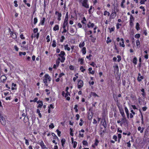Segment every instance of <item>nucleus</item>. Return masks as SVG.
Wrapping results in <instances>:
<instances>
[{"instance_id":"680f3d73","label":"nucleus","mask_w":149,"mask_h":149,"mask_svg":"<svg viewBox=\"0 0 149 149\" xmlns=\"http://www.w3.org/2000/svg\"><path fill=\"white\" fill-rule=\"evenodd\" d=\"M70 32L71 33H73L74 32V30L73 29V28L72 27H70Z\"/></svg>"},{"instance_id":"c9c22d12","label":"nucleus","mask_w":149,"mask_h":149,"mask_svg":"<svg viewBox=\"0 0 149 149\" xmlns=\"http://www.w3.org/2000/svg\"><path fill=\"white\" fill-rule=\"evenodd\" d=\"M78 74H75V76L76 77H74L73 78V80L74 82H75L76 79L78 78V76H77Z\"/></svg>"},{"instance_id":"69168bd1","label":"nucleus","mask_w":149,"mask_h":149,"mask_svg":"<svg viewBox=\"0 0 149 149\" xmlns=\"http://www.w3.org/2000/svg\"><path fill=\"white\" fill-rule=\"evenodd\" d=\"M69 68L71 70H74V67L72 65H70L69 66Z\"/></svg>"},{"instance_id":"c756f323","label":"nucleus","mask_w":149,"mask_h":149,"mask_svg":"<svg viewBox=\"0 0 149 149\" xmlns=\"http://www.w3.org/2000/svg\"><path fill=\"white\" fill-rule=\"evenodd\" d=\"M91 96H93L94 97H99L95 93L92 92L91 93Z\"/></svg>"},{"instance_id":"37998d69","label":"nucleus","mask_w":149,"mask_h":149,"mask_svg":"<svg viewBox=\"0 0 149 149\" xmlns=\"http://www.w3.org/2000/svg\"><path fill=\"white\" fill-rule=\"evenodd\" d=\"M52 46L54 47H55L56 46V43L54 40L53 41V43L52 45Z\"/></svg>"},{"instance_id":"49530a36","label":"nucleus","mask_w":149,"mask_h":149,"mask_svg":"<svg viewBox=\"0 0 149 149\" xmlns=\"http://www.w3.org/2000/svg\"><path fill=\"white\" fill-rule=\"evenodd\" d=\"M26 54V53L25 52H20L19 53V56H21L22 54L23 55H25Z\"/></svg>"},{"instance_id":"774afa93","label":"nucleus","mask_w":149,"mask_h":149,"mask_svg":"<svg viewBox=\"0 0 149 149\" xmlns=\"http://www.w3.org/2000/svg\"><path fill=\"white\" fill-rule=\"evenodd\" d=\"M65 75V74L63 73H60L59 75V77L61 78L62 76H64Z\"/></svg>"},{"instance_id":"a211bd4d","label":"nucleus","mask_w":149,"mask_h":149,"mask_svg":"<svg viewBox=\"0 0 149 149\" xmlns=\"http://www.w3.org/2000/svg\"><path fill=\"white\" fill-rule=\"evenodd\" d=\"M120 40L121 42H120V46L123 47H124L125 46V45L124 44L123 39V38H121Z\"/></svg>"},{"instance_id":"8fccbe9b","label":"nucleus","mask_w":149,"mask_h":149,"mask_svg":"<svg viewBox=\"0 0 149 149\" xmlns=\"http://www.w3.org/2000/svg\"><path fill=\"white\" fill-rule=\"evenodd\" d=\"M118 107L119 109V111H121V110H123L122 107L121 105H118Z\"/></svg>"},{"instance_id":"bb28decb","label":"nucleus","mask_w":149,"mask_h":149,"mask_svg":"<svg viewBox=\"0 0 149 149\" xmlns=\"http://www.w3.org/2000/svg\"><path fill=\"white\" fill-rule=\"evenodd\" d=\"M59 26L58 25H56L53 28V30L54 31L58 30H59Z\"/></svg>"},{"instance_id":"f8f14e48","label":"nucleus","mask_w":149,"mask_h":149,"mask_svg":"<svg viewBox=\"0 0 149 149\" xmlns=\"http://www.w3.org/2000/svg\"><path fill=\"white\" fill-rule=\"evenodd\" d=\"M9 31L10 33V34L11 35V36L12 37L13 36H14L15 37H17V35L15 33L11 31L10 29H9Z\"/></svg>"},{"instance_id":"09e8293b","label":"nucleus","mask_w":149,"mask_h":149,"mask_svg":"<svg viewBox=\"0 0 149 149\" xmlns=\"http://www.w3.org/2000/svg\"><path fill=\"white\" fill-rule=\"evenodd\" d=\"M38 22V19L37 18L35 17L34 19V24H36Z\"/></svg>"},{"instance_id":"423d86ee","label":"nucleus","mask_w":149,"mask_h":149,"mask_svg":"<svg viewBox=\"0 0 149 149\" xmlns=\"http://www.w3.org/2000/svg\"><path fill=\"white\" fill-rule=\"evenodd\" d=\"M121 122L120 123V125L122 126L123 124H127V121L126 117H123L121 119Z\"/></svg>"},{"instance_id":"f704fd0d","label":"nucleus","mask_w":149,"mask_h":149,"mask_svg":"<svg viewBox=\"0 0 149 149\" xmlns=\"http://www.w3.org/2000/svg\"><path fill=\"white\" fill-rule=\"evenodd\" d=\"M84 59L83 58H79L78 60V61L80 62V63L81 65H82L83 63Z\"/></svg>"},{"instance_id":"58836bf2","label":"nucleus","mask_w":149,"mask_h":149,"mask_svg":"<svg viewBox=\"0 0 149 149\" xmlns=\"http://www.w3.org/2000/svg\"><path fill=\"white\" fill-rule=\"evenodd\" d=\"M70 134L71 136H74V134L72 133L73 132V130L72 128H70Z\"/></svg>"},{"instance_id":"338daca9","label":"nucleus","mask_w":149,"mask_h":149,"mask_svg":"<svg viewBox=\"0 0 149 149\" xmlns=\"http://www.w3.org/2000/svg\"><path fill=\"white\" fill-rule=\"evenodd\" d=\"M117 136L116 135H114L113 137V139H114L115 141H117Z\"/></svg>"},{"instance_id":"dca6fc26","label":"nucleus","mask_w":149,"mask_h":149,"mask_svg":"<svg viewBox=\"0 0 149 149\" xmlns=\"http://www.w3.org/2000/svg\"><path fill=\"white\" fill-rule=\"evenodd\" d=\"M144 128L143 127H141L139 126L138 128V130L139 131H140L141 133H142L143 132Z\"/></svg>"},{"instance_id":"7c9ffc66","label":"nucleus","mask_w":149,"mask_h":149,"mask_svg":"<svg viewBox=\"0 0 149 149\" xmlns=\"http://www.w3.org/2000/svg\"><path fill=\"white\" fill-rule=\"evenodd\" d=\"M52 136H53V139H58V137L56 135L55 133H52Z\"/></svg>"},{"instance_id":"a18cd8bd","label":"nucleus","mask_w":149,"mask_h":149,"mask_svg":"<svg viewBox=\"0 0 149 149\" xmlns=\"http://www.w3.org/2000/svg\"><path fill=\"white\" fill-rule=\"evenodd\" d=\"M70 93L68 92H67L66 93H65V97H66L67 96H70Z\"/></svg>"},{"instance_id":"f3484780","label":"nucleus","mask_w":149,"mask_h":149,"mask_svg":"<svg viewBox=\"0 0 149 149\" xmlns=\"http://www.w3.org/2000/svg\"><path fill=\"white\" fill-rule=\"evenodd\" d=\"M143 77L139 73L138 74V76L137 78L138 80L139 81H140L142 80V79H143Z\"/></svg>"},{"instance_id":"ddd939ff","label":"nucleus","mask_w":149,"mask_h":149,"mask_svg":"<svg viewBox=\"0 0 149 149\" xmlns=\"http://www.w3.org/2000/svg\"><path fill=\"white\" fill-rule=\"evenodd\" d=\"M87 26L89 28H93L94 26V24L93 23H91V22H89L87 24Z\"/></svg>"},{"instance_id":"864d4df0","label":"nucleus","mask_w":149,"mask_h":149,"mask_svg":"<svg viewBox=\"0 0 149 149\" xmlns=\"http://www.w3.org/2000/svg\"><path fill=\"white\" fill-rule=\"evenodd\" d=\"M107 43H108L109 42H111V39H110V38H107Z\"/></svg>"},{"instance_id":"c85d7f7f","label":"nucleus","mask_w":149,"mask_h":149,"mask_svg":"<svg viewBox=\"0 0 149 149\" xmlns=\"http://www.w3.org/2000/svg\"><path fill=\"white\" fill-rule=\"evenodd\" d=\"M81 51L84 54H85L86 53V48L85 47H83Z\"/></svg>"},{"instance_id":"0eeeda50","label":"nucleus","mask_w":149,"mask_h":149,"mask_svg":"<svg viewBox=\"0 0 149 149\" xmlns=\"http://www.w3.org/2000/svg\"><path fill=\"white\" fill-rule=\"evenodd\" d=\"M0 120L2 125H4L6 124V120L3 117L1 116L0 117Z\"/></svg>"},{"instance_id":"603ef678","label":"nucleus","mask_w":149,"mask_h":149,"mask_svg":"<svg viewBox=\"0 0 149 149\" xmlns=\"http://www.w3.org/2000/svg\"><path fill=\"white\" fill-rule=\"evenodd\" d=\"M54 108V105H52V104H50L49 106H48V108H50V109L51 108L52 109H53Z\"/></svg>"},{"instance_id":"7ed1b4c3","label":"nucleus","mask_w":149,"mask_h":149,"mask_svg":"<svg viewBox=\"0 0 149 149\" xmlns=\"http://www.w3.org/2000/svg\"><path fill=\"white\" fill-rule=\"evenodd\" d=\"M44 77L43 82L46 86H47V80H48L49 81H50L52 80V78L47 74H46L44 76Z\"/></svg>"},{"instance_id":"0e129e2a","label":"nucleus","mask_w":149,"mask_h":149,"mask_svg":"<svg viewBox=\"0 0 149 149\" xmlns=\"http://www.w3.org/2000/svg\"><path fill=\"white\" fill-rule=\"evenodd\" d=\"M68 25V24H66L65 23H63V28H65L66 26H67Z\"/></svg>"},{"instance_id":"13d9d810","label":"nucleus","mask_w":149,"mask_h":149,"mask_svg":"<svg viewBox=\"0 0 149 149\" xmlns=\"http://www.w3.org/2000/svg\"><path fill=\"white\" fill-rule=\"evenodd\" d=\"M92 117V116L91 115H90L89 114H88V119L89 120H90L91 119Z\"/></svg>"},{"instance_id":"4be33fe9","label":"nucleus","mask_w":149,"mask_h":149,"mask_svg":"<svg viewBox=\"0 0 149 149\" xmlns=\"http://www.w3.org/2000/svg\"><path fill=\"white\" fill-rule=\"evenodd\" d=\"M125 0H122L120 6L121 7L123 8H124L125 7V6L124 5V3H125Z\"/></svg>"},{"instance_id":"052dcab7","label":"nucleus","mask_w":149,"mask_h":149,"mask_svg":"<svg viewBox=\"0 0 149 149\" xmlns=\"http://www.w3.org/2000/svg\"><path fill=\"white\" fill-rule=\"evenodd\" d=\"M82 143H83V145H86L88 144L87 142V141H83Z\"/></svg>"},{"instance_id":"412c9836","label":"nucleus","mask_w":149,"mask_h":149,"mask_svg":"<svg viewBox=\"0 0 149 149\" xmlns=\"http://www.w3.org/2000/svg\"><path fill=\"white\" fill-rule=\"evenodd\" d=\"M1 81H4L6 80L7 78L5 75H3L1 76Z\"/></svg>"},{"instance_id":"473e14b6","label":"nucleus","mask_w":149,"mask_h":149,"mask_svg":"<svg viewBox=\"0 0 149 149\" xmlns=\"http://www.w3.org/2000/svg\"><path fill=\"white\" fill-rule=\"evenodd\" d=\"M85 44L84 42H81L80 43V44L79 45V47H83L84 45Z\"/></svg>"},{"instance_id":"3c124183","label":"nucleus","mask_w":149,"mask_h":149,"mask_svg":"<svg viewBox=\"0 0 149 149\" xmlns=\"http://www.w3.org/2000/svg\"><path fill=\"white\" fill-rule=\"evenodd\" d=\"M24 139L25 140V144H26V145H29V143L28 140L26 139L25 137L24 138Z\"/></svg>"},{"instance_id":"20e7f679","label":"nucleus","mask_w":149,"mask_h":149,"mask_svg":"<svg viewBox=\"0 0 149 149\" xmlns=\"http://www.w3.org/2000/svg\"><path fill=\"white\" fill-rule=\"evenodd\" d=\"M83 81L81 80H78L77 83L78 88H82L83 86Z\"/></svg>"},{"instance_id":"a19ab883","label":"nucleus","mask_w":149,"mask_h":149,"mask_svg":"<svg viewBox=\"0 0 149 149\" xmlns=\"http://www.w3.org/2000/svg\"><path fill=\"white\" fill-rule=\"evenodd\" d=\"M72 143L73 144V148H75L77 146V142L76 141H74V142Z\"/></svg>"},{"instance_id":"5fc2aeb1","label":"nucleus","mask_w":149,"mask_h":149,"mask_svg":"<svg viewBox=\"0 0 149 149\" xmlns=\"http://www.w3.org/2000/svg\"><path fill=\"white\" fill-rule=\"evenodd\" d=\"M109 29L110 32H111L113 31L114 30V27H113L111 28H109Z\"/></svg>"},{"instance_id":"6ab92c4d","label":"nucleus","mask_w":149,"mask_h":149,"mask_svg":"<svg viewBox=\"0 0 149 149\" xmlns=\"http://www.w3.org/2000/svg\"><path fill=\"white\" fill-rule=\"evenodd\" d=\"M125 112L126 114L127 117H128L129 116V111H128V109L126 107H125Z\"/></svg>"},{"instance_id":"c03bdc74","label":"nucleus","mask_w":149,"mask_h":149,"mask_svg":"<svg viewBox=\"0 0 149 149\" xmlns=\"http://www.w3.org/2000/svg\"><path fill=\"white\" fill-rule=\"evenodd\" d=\"M54 127L53 123H51L50 125H49V127L51 129L53 128Z\"/></svg>"},{"instance_id":"72a5a7b5","label":"nucleus","mask_w":149,"mask_h":149,"mask_svg":"<svg viewBox=\"0 0 149 149\" xmlns=\"http://www.w3.org/2000/svg\"><path fill=\"white\" fill-rule=\"evenodd\" d=\"M136 29L137 30H139L140 29L139 27V24L138 23H137L136 24Z\"/></svg>"},{"instance_id":"4d7b16f0","label":"nucleus","mask_w":149,"mask_h":149,"mask_svg":"<svg viewBox=\"0 0 149 149\" xmlns=\"http://www.w3.org/2000/svg\"><path fill=\"white\" fill-rule=\"evenodd\" d=\"M121 24L119 23H117L116 24V28L117 29H119L120 28V26H121Z\"/></svg>"},{"instance_id":"aec40b11","label":"nucleus","mask_w":149,"mask_h":149,"mask_svg":"<svg viewBox=\"0 0 149 149\" xmlns=\"http://www.w3.org/2000/svg\"><path fill=\"white\" fill-rule=\"evenodd\" d=\"M45 17H43L41 19L40 24L42 25H43L44 24L45 21Z\"/></svg>"},{"instance_id":"b1692460","label":"nucleus","mask_w":149,"mask_h":149,"mask_svg":"<svg viewBox=\"0 0 149 149\" xmlns=\"http://www.w3.org/2000/svg\"><path fill=\"white\" fill-rule=\"evenodd\" d=\"M64 48L65 50H67L68 51H69L70 50V48L68 47V45L67 44L64 46Z\"/></svg>"},{"instance_id":"9b49d317","label":"nucleus","mask_w":149,"mask_h":149,"mask_svg":"<svg viewBox=\"0 0 149 149\" xmlns=\"http://www.w3.org/2000/svg\"><path fill=\"white\" fill-rule=\"evenodd\" d=\"M85 132L84 130L82 129L81 130V131H79V137H83L84 136V134L82 133H84Z\"/></svg>"},{"instance_id":"2f4dec72","label":"nucleus","mask_w":149,"mask_h":149,"mask_svg":"<svg viewBox=\"0 0 149 149\" xmlns=\"http://www.w3.org/2000/svg\"><path fill=\"white\" fill-rule=\"evenodd\" d=\"M141 124H144L143 119V115L142 114V113H141Z\"/></svg>"},{"instance_id":"1a4fd4ad","label":"nucleus","mask_w":149,"mask_h":149,"mask_svg":"<svg viewBox=\"0 0 149 149\" xmlns=\"http://www.w3.org/2000/svg\"><path fill=\"white\" fill-rule=\"evenodd\" d=\"M116 16V12H112L110 15V19L114 18Z\"/></svg>"},{"instance_id":"a878e982","label":"nucleus","mask_w":149,"mask_h":149,"mask_svg":"<svg viewBox=\"0 0 149 149\" xmlns=\"http://www.w3.org/2000/svg\"><path fill=\"white\" fill-rule=\"evenodd\" d=\"M130 111L132 113H131L130 114V118H132L133 117V115L132 114H133V115H134L135 114V112H134L132 110H131Z\"/></svg>"},{"instance_id":"5701e85b","label":"nucleus","mask_w":149,"mask_h":149,"mask_svg":"<svg viewBox=\"0 0 149 149\" xmlns=\"http://www.w3.org/2000/svg\"><path fill=\"white\" fill-rule=\"evenodd\" d=\"M104 15L105 16H106L107 15V16H109L110 15V13L109 12L105 10L104 12Z\"/></svg>"},{"instance_id":"6e6552de","label":"nucleus","mask_w":149,"mask_h":149,"mask_svg":"<svg viewBox=\"0 0 149 149\" xmlns=\"http://www.w3.org/2000/svg\"><path fill=\"white\" fill-rule=\"evenodd\" d=\"M134 18L132 15H130V23L131 26H132L133 25V22L134 21Z\"/></svg>"},{"instance_id":"4c0bfd02","label":"nucleus","mask_w":149,"mask_h":149,"mask_svg":"<svg viewBox=\"0 0 149 149\" xmlns=\"http://www.w3.org/2000/svg\"><path fill=\"white\" fill-rule=\"evenodd\" d=\"M86 20L85 17H84L83 20L81 21V23L83 24H85L86 23Z\"/></svg>"},{"instance_id":"f03ea898","label":"nucleus","mask_w":149,"mask_h":149,"mask_svg":"<svg viewBox=\"0 0 149 149\" xmlns=\"http://www.w3.org/2000/svg\"><path fill=\"white\" fill-rule=\"evenodd\" d=\"M65 54V53L64 51H62L61 52L60 54L58 55V56L60 57H59L58 59L60 60L61 62L62 63H63L65 60V57H64Z\"/></svg>"},{"instance_id":"cd10ccee","label":"nucleus","mask_w":149,"mask_h":149,"mask_svg":"<svg viewBox=\"0 0 149 149\" xmlns=\"http://www.w3.org/2000/svg\"><path fill=\"white\" fill-rule=\"evenodd\" d=\"M137 60L136 57H134V58L132 62L133 63L135 64V65H136L137 64Z\"/></svg>"},{"instance_id":"e2e57ef3","label":"nucleus","mask_w":149,"mask_h":149,"mask_svg":"<svg viewBox=\"0 0 149 149\" xmlns=\"http://www.w3.org/2000/svg\"><path fill=\"white\" fill-rule=\"evenodd\" d=\"M117 57L118 58V62H119L121 60L120 56L119 55H118V56H117Z\"/></svg>"},{"instance_id":"4468645a","label":"nucleus","mask_w":149,"mask_h":149,"mask_svg":"<svg viewBox=\"0 0 149 149\" xmlns=\"http://www.w3.org/2000/svg\"><path fill=\"white\" fill-rule=\"evenodd\" d=\"M99 143V141L98 139H95V142L94 144L92 146V147L95 148V146H97L98 144Z\"/></svg>"},{"instance_id":"de8ad7c7","label":"nucleus","mask_w":149,"mask_h":149,"mask_svg":"<svg viewBox=\"0 0 149 149\" xmlns=\"http://www.w3.org/2000/svg\"><path fill=\"white\" fill-rule=\"evenodd\" d=\"M56 131L57 132L58 135L59 136H60V134H61V132L60 131H59V130H58V129L56 130Z\"/></svg>"},{"instance_id":"39448f33","label":"nucleus","mask_w":149,"mask_h":149,"mask_svg":"<svg viewBox=\"0 0 149 149\" xmlns=\"http://www.w3.org/2000/svg\"><path fill=\"white\" fill-rule=\"evenodd\" d=\"M39 144L42 149H48V148L46 147V146L45 145L42 141L41 140L39 142Z\"/></svg>"},{"instance_id":"79ce46f5","label":"nucleus","mask_w":149,"mask_h":149,"mask_svg":"<svg viewBox=\"0 0 149 149\" xmlns=\"http://www.w3.org/2000/svg\"><path fill=\"white\" fill-rule=\"evenodd\" d=\"M80 69L82 72H84L85 70V69L84 68V67L82 66L80 67Z\"/></svg>"},{"instance_id":"e433bc0d","label":"nucleus","mask_w":149,"mask_h":149,"mask_svg":"<svg viewBox=\"0 0 149 149\" xmlns=\"http://www.w3.org/2000/svg\"><path fill=\"white\" fill-rule=\"evenodd\" d=\"M84 30L86 32V34H87L90 35L92 33V32L91 31H88L87 32L86 31L85 29H84Z\"/></svg>"},{"instance_id":"9d476101","label":"nucleus","mask_w":149,"mask_h":149,"mask_svg":"<svg viewBox=\"0 0 149 149\" xmlns=\"http://www.w3.org/2000/svg\"><path fill=\"white\" fill-rule=\"evenodd\" d=\"M56 14H57L58 15V17L57 19L58 21H60L61 19V13H59L58 11H56L55 12Z\"/></svg>"},{"instance_id":"bf43d9fd","label":"nucleus","mask_w":149,"mask_h":149,"mask_svg":"<svg viewBox=\"0 0 149 149\" xmlns=\"http://www.w3.org/2000/svg\"><path fill=\"white\" fill-rule=\"evenodd\" d=\"M76 120H79L80 117L79 115L78 114H77L76 115Z\"/></svg>"},{"instance_id":"6e6d98bb","label":"nucleus","mask_w":149,"mask_h":149,"mask_svg":"<svg viewBox=\"0 0 149 149\" xmlns=\"http://www.w3.org/2000/svg\"><path fill=\"white\" fill-rule=\"evenodd\" d=\"M43 104L42 103V102H41L39 104L38 106V107H40L41 108L42 107V106H43Z\"/></svg>"},{"instance_id":"ea45409f","label":"nucleus","mask_w":149,"mask_h":149,"mask_svg":"<svg viewBox=\"0 0 149 149\" xmlns=\"http://www.w3.org/2000/svg\"><path fill=\"white\" fill-rule=\"evenodd\" d=\"M122 137L121 134H118V142H119L120 140V139Z\"/></svg>"},{"instance_id":"f257e3e1","label":"nucleus","mask_w":149,"mask_h":149,"mask_svg":"<svg viewBox=\"0 0 149 149\" xmlns=\"http://www.w3.org/2000/svg\"><path fill=\"white\" fill-rule=\"evenodd\" d=\"M78 1L79 4L81 5L82 6L86 8H89L88 0H78Z\"/></svg>"},{"instance_id":"2eb2a0df","label":"nucleus","mask_w":149,"mask_h":149,"mask_svg":"<svg viewBox=\"0 0 149 149\" xmlns=\"http://www.w3.org/2000/svg\"><path fill=\"white\" fill-rule=\"evenodd\" d=\"M101 122L102 125L104 127L106 128L107 127V124L105 120V119L102 120Z\"/></svg>"},{"instance_id":"393cba45","label":"nucleus","mask_w":149,"mask_h":149,"mask_svg":"<svg viewBox=\"0 0 149 149\" xmlns=\"http://www.w3.org/2000/svg\"><path fill=\"white\" fill-rule=\"evenodd\" d=\"M65 141L64 139H62L61 140L62 146L63 147H64V145L65 143Z\"/></svg>"}]
</instances>
